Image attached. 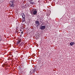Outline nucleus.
Segmentation results:
<instances>
[{
	"label": "nucleus",
	"instance_id": "nucleus-17",
	"mask_svg": "<svg viewBox=\"0 0 75 75\" xmlns=\"http://www.w3.org/2000/svg\"><path fill=\"white\" fill-rule=\"evenodd\" d=\"M19 69H21V67H20V66L19 67Z\"/></svg>",
	"mask_w": 75,
	"mask_h": 75
},
{
	"label": "nucleus",
	"instance_id": "nucleus-19",
	"mask_svg": "<svg viewBox=\"0 0 75 75\" xmlns=\"http://www.w3.org/2000/svg\"><path fill=\"white\" fill-rule=\"evenodd\" d=\"M19 30L20 31H21V29H20V30L19 29Z\"/></svg>",
	"mask_w": 75,
	"mask_h": 75
},
{
	"label": "nucleus",
	"instance_id": "nucleus-14",
	"mask_svg": "<svg viewBox=\"0 0 75 75\" xmlns=\"http://www.w3.org/2000/svg\"><path fill=\"white\" fill-rule=\"evenodd\" d=\"M16 33H18V29H16Z\"/></svg>",
	"mask_w": 75,
	"mask_h": 75
},
{
	"label": "nucleus",
	"instance_id": "nucleus-8",
	"mask_svg": "<svg viewBox=\"0 0 75 75\" xmlns=\"http://www.w3.org/2000/svg\"><path fill=\"white\" fill-rule=\"evenodd\" d=\"M40 28H45V26H41Z\"/></svg>",
	"mask_w": 75,
	"mask_h": 75
},
{
	"label": "nucleus",
	"instance_id": "nucleus-11",
	"mask_svg": "<svg viewBox=\"0 0 75 75\" xmlns=\"http://www.w3.org/2000/svg\"><path fill=\"white\" fill-rule=\"evenodd\" d=\"M25 15L24 14H23L22 15V17L23 18H25Z\"/></svg>",
	"mask_w": 75,
	"mask_h": 75
},
{
	"label": "nucleus",
	"instance_id": "nucleus-23",
	"mask_svg": "<svg viewBox=\"0 0 75 75\" xmlns=\"http://www.w3.org/2000/svg\"><path fill=\"white\" fill-rule=\"evenodd\" d=\"M28 30H30V29H29Z\"/></svg>",
	"mask_w": 75,
	"mask_h": 75
},
{
	"label": "nucleus",
	"instance_id": "nucleus-3",
	"mask_svg": "<svg viewBox=\"0 0 75 75\" xmlns=\"http://www.w3.org/2000/svg\"><path fill=\"white\" fill-rule=\"evenodd\" d=\"M39 21H36L35 22V24H37V27H38V26H39V25H40V23H39Z\"/></svg>",
	"mask_w": 75,
	"mask_h": 75
},
{
	"label": "nucleus",
	"instance_id": "nucleus-22",
	"mask_svg": "<svg viewBox=\"0 0 75 75\" xmlns=\"http://www.w3.org/2000/svg\"><path fill=\"white\" fill-rule=\"evenodd\" d=\"M0 41H1V40L0 39Z\"/></svg>",
	"mask_w": 75,
	"mask_h": 75
},
{
	"label": "nucleus",
	"instance_id": "nucleus-7",
	"mask_svg": "<svg viewBox=\"0 0 75 75\" xmlns=\"http://www.w3.org/2000/svg\"><path fill=\"white\" fill-rule=\"evenodd\" d=\"M75 44V43L74 42H71L70 43V45H71V46H72L73 45H74Z\"/></svg>",
	"mask_w": 75,
	"mask_h": 75
},
{
	"label": "nucleus",
	"instance_id": "nucleus-1",
	"mask_svg": "<svg viewBox=\"0 0 75 75\" xmlns=\"http://www.w3.org/2000/svg\"><path fill=\"white\" fill-rule=\"evenodd\" d=\"M36 71H37V69L35 67L33 68L32 69V70L30 71V73H31V74H34Z\"/></svg>",
	"mask_w": 75,
	"mask_h": 75
},
{
	"label": "nucleus",
	"instance_id": "nucleus-16",
	"mask_svg": "<svg viewBox=\"0 0 75 75\" xmlns=\"http://www.w3.org/2000/svg\"><path fill=\"white\" fill-rule=\"evenodd\" d=\"M40 29H41V30H46L45 28H41Z\"/></svg>",
	"mask_w": 75,
	"mask_h": 75
},
{
	"label": "nucleus",
	"instance_id": "nucleus-10",
	"mask_svg": "<svg viewBox=\"0 0 75 75\" xmlns=\"http://www.w3.org/2000/svg\"><path fill=\"white\" fill-rule=\"evenodd\" d=\"M10 4H13V0H11L10 2Z\"/></svg>",
	"mask_w": 75,
	"mask_h": 75
},
{
	"label": "nucleus",
	"instance_id": "nucleus-13",
	"mask_svg": "<svg viewBox=\"0 0 75 75\" xmlns=\"http://www.w3.org/2000/svg\"><path fill=\"white\" fill-rule=\"evenodd\" d=\"M25 18H22V22H24V21H25Z\"/></svg>",
	"mask_w": 75,
	"mask_h": 75
},
{
	"label": "nucleus",
	"instance_id": "nucleus-9",
	"mask_svg": "<svg viewBox=\"0 0 75 75\" xmlns=\"http://www.w3.org/2000/svg\"><path fill=\"white\" fill-rule=\"evenodd\" d=\"M14 5L13 4H10V6L11 7H14Z\"/></svg>",
	"mask_w": 75,
	"mask_h": 75
},
{
	"label": "nucleus",
	"instance_id": "nucleus-2",
	"mask_svg": "<svg viewBox=\"0 0 75 75\" xmlns=\"http://www.w3.org/2000/svg\"><path fill=\"white\" fill-rule=\"evenodd\" d=\"M31 13L32 14H33V15H35V14H37V11L35 10L33 11V12H31Z\"/></svg>",
	"mask_w": 75,
	"mask_h": 75
},
{
	"label": "nucleus",
	"instance_id": "nucleus-5",
	"mask_svg": "<svg viewBox=\"0 0 75 75\" xmlns=\"http://www.w3.org/2000/svg\"><path fill=\"white\" fill-rule=\"evenodd\" d=\"M33 1V0H30V4H35V3L33 1Z\"/></svg>",
	"mask_w": 75,
	"mask_h": 75
},
{
	"label": "nucleus",
	"instance_id": "nucleus-21",
	"mask_svg": "<svg viewBox=\"0 0 75 75\" xmlns=\"http://www.w3.org/2000/svg\"><path fill=\"white\" fill-rule=\"evenodd\" d=\"M37 20H38V19H37Z\"/></svg>",
	"mask_w": 75,
	"mask_h": 75
},
{
	"label": "nucleus",
	"instance_id": "nucleus-4",
	"mask_svg": "<svg viewBox=\"0 0 75 75\" xmlns=\"http://www.w3.org/2000/svg\"><path fill=\"white\" fill-rule=\"evenodd\" d=\"M21 41V39H19L18 41L17 42V44H20V42Z\"/></svg>",
	"mask_w": 75,
	"mask_h": 75
},
{
	"label": "nucleus",
	"instance_id": "nucleus-6",
	"mask_svg": "<svg viewBox=\"0 0 75 75\" xmlns=\"http://www.w3.org/2000/svg\"><path fill=\"white\" fill-rule=\"evenodd\" d=\"M36 37L38 38H39L40 36V35L38 33V34H37L36 35Z\"/></svg>",
	"mask_w": 75,
	"mask_h": 75
},
{
	"label": "nucleus",
	"instance_id": "nucleus-12",
	"mask_svg": "<svg viewBox=\"0 0 75 75\" xmlns=\"http://www.w3.org/2000/svg\"><path fill=\"white\" fill-rule=\"evenodd\" d=\"M23 44H24L23 42H21L20 45V46H23Z\"/></svg>",
	"mask_w": 75,
	"mask_h": 75
},
{
	"label": "nucleus",
	"instance_id": "nucleus-15",
	"mask_svg": "<svg viewBox=\"0 0 75 75\" xmlns=\"http://www.w3.org/2000/svg\"><path fill=\"white\" fill-rule=\"evenodd\" d=\"M5 65H6V67H7L8 66H7V64H4V65H3L2 67H4L5 66Z\"/></svg>",
	"mask_w": 75,
	"mask_h": 75
},
{
	"label": "nucleus",
	"instance_id": "nucleus-18",
	"mask_svg": "<svg viewBox=\"0 0 75 75\" xmlns=\"http://www.w3.org/2000/svg\"><path fill=\"white\" fill-rule=\"evenodd\" d=\"M21 34H23V31H22V32H21Z\"/></svg>",
	"mask_w": 75,
	"mask_h": 75
},
{
	"label": "nucleus",
	"instance_id": "nucleus-20",
	"mask_svg": "<svg viewBox=\"0 0 75 75\" xmlns=\"http://www.w3.org/2000/svg\"><path fill=\"white\" fill-rule=\"evenodd\" d=\"M21 35H20V37H21Z\"/></svg>",
	"mask_w": 75,
	"mask_h": 75
}]
</instances>
